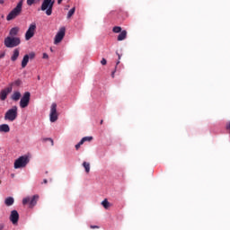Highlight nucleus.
Returning a JSON list of instances; mask_svg holds the SVG:
<instances>
[{
    "label": "nucleus",
    "mask_w": 230,
    "mask_h": 230,
    "mask_svg": "<svg viewBox=\"0 0 230 230\" xmlns=\"http://www.w3.org/2000/svg\"><path fill=\"white\" fill-rule=\"evenodd\" d=\"M118 57H119V60H121V55H119V53L116 52Z\"/></svg>",
    "instance_id": "nucleus-36"
},
{
    "label": "nucleus",
    "mask_w": 230,
    "mask_h": 230,
    "mask_svg": "<svg viewBox=\"0 0 230 230\" xmlns=\"http://www.w3.org/2000/svg\"><path fill=\"white\" fill-rule=\"evenodd\" d=\"M40 0H27L28 6H31L34 3L39 2Z\"/></svg>",
    "instance_id": "nucleus-26"
},
{
    "label": "nucleus",
    "mask_w": 230,
    "mask_h": 230,
    "mask_svg": "<svg viewBox=\"0 0 230 230\" xmlns=\"http://www.w3.org/2000/svg\"><path fill=\"white\" fill-rule=\"evenodd\" d=\"M4 3V0H0V4H3Z\"/></svg>",
    "instance_id": "nucleus-39"
},
{
    "label": "nucleus",
    "mask_w": 230,
    "mask_h": 230,
    "mask_svg": "<svg viewBox=\"0 0 230 230\" xmlns=\"http://www.w3.org/2000/svg\"><path fill=\"white\" fill-rule=\"evenodd\" d=\"M63 0H58V4H61Z\"/></svg>",
    "instance_id": "nucleus-37"
},
{
    "label": "nucleus",
    "mask_w": 230,
    "mask_h": 230,
    "mask_svg": "<svg viewBox=\"0 0 230 230\" xmlns=\"http://www.w3.org/2000/svg\"><path fill=\"white\" fill-rule=\"evenodd\" d=\"M14 202H15V199H13V197H8V198H6L5 200H4L5 206H8V207L13 206V203H14Z\"/></svg>",
    "instance_id": "nucleus-15"
},
{
    "label": "nucleus",
    "mask_w": 230,
    "mask_h": 230,
    "mask_svg": "<svg viewBox=\"0 0 230 230\" xmlns=\"http://www.w3.org/2000/svg\"><path fill=\"white\" fill-rule=\"evenodd\" d=\"M39 200V195H34L32 198L27 197L22 199L23 206L29 204V208H33L37 206V201Z\"/></svg>",
    "instance_id": "nucleus-6"
},
{
    "label": "nucleus",
    "mask_w": 230,
    "mask_h": 230,
    "mask_svg": "<svg viewBox=\"0 0 230 230\" xmlns=\"http://www.w3.org/2000/svg\"><path fill=\"white\" fill-rule=\"evenodd\" d=\"M76 8L73 7L72 9L69 10L68 13H67V19H71V17H73V15H75V12Z\"/></svg>",
    "instance_id": "nucleus-23"
},
{
    "label": "nucleus",
    "mask_w": 230,
    "mask_h": 230,
    "mask_svg": "<svg viewBox=\"0 0 230 230\" xmlns=\"http://www.w3.org/2000/svg\"><path fill=\"white\" fill-rule=\"evenodd\" d=\"M45 141H50L51 146H53L54 142H53V140L51 138H46Z\"/></svg>",
    "instance_id": "nucleus-31"
},
{
    "label": "nucleus",
    "mask_w": 230,
    "mask_h": 230,
    "mask_svg": "<svg viewBox=\"0 0 230 230\" xmlns=\"http://www.w3.org/2000/svg\"><path fill=\"white\" fill-rule=\"evenodd\" d=\"M28 57H29V58H31V59H33V58H35V53H30L29 55H28Z\"/></svg>",
    "instance_id": "nucleus-29"
},
{
    "label": "nucleus",
    "mask_w": 230,
    "mask_h": 230,
    "mask_svg": "<svg viewBox=\"0 0 230 230\" xmlns=\"http://www.w3.org/2000/svg\"><path fill=\"white\" fill-rule=\"evenodd\" d=\"M4 224H0V230H4Z\"/></svg>",
    "instance_id": "nucleus-34"
},
{
    "label": "nucleus",
    "mask_w": 230,
    "mask_h": 230,
    "mask_svg": "<svg viewBox=\"0 0 230 230\" xmlns=\"http://www.w3.org/2000/svg\"><path fill=\"white\" fill-rule=\"evenodd\" d=\"M12 86H8L3 90H1L0 92V100L1 102H4V100H6V98H8V94H10V93H12Z\"/></svg>",
    "instance_id": "nucleus-11"
},
{
    "label": "nucleus",
    "mask_w": 230,
    "mask_h": 230,
    "mask_svg": "<svg viewBox=\"0 0 230 230\" xmlns=\"http://www.w3.org/2000/svg\"><path fill=\"white\" fill-rule=\"evenodd\" d=\"M22 3L23 1L21 0L16 7H14L6 16V21H13V19H16V17H19L21 13H22Z\"/></svg>",
    "instance_id": "nucleus-1"
},
{
    "label": "nucleus",
    "mask_w": 230,
    "mask_h": 230,
    "mask_svg": "<svg viewBox=\"0 0 230 230\" xmlns=\"http://www.w3.org/2000/svg\"><path fill=\"white\" fill-rule=\"evenodd\" d=\"M31 96V93L30 92H25L22 95L21 101H20V107L21 109H26L28 105H30V98Z\"/></svg>",
    "instance_id": "nucleus-7"
},
{
    "label": "nucleus",
    "mask_w": 230,
    "mask_h": 230,
    "mask_svg": "<svg viewBox=\"0 0 230 230\" xmlns=\"http://www.w3.org/2000/svg\"><path fill=\"white\" fill-rule=\"evenodd\" d=\"M49 119L51 123H55L58 119V113L57 112V103H52L50 107Z\"/></svg>",
    "instance_id": "nucleus-9"
},
{
    "label": "nucleus",
    "mask_w": 230,
    "mask_h": 230,
    "mask_svg": "<svg viewBox=\"0 0 230 230\" xmlns=\"http://www.w3.org/2000/svg\"><path fill=\"white\" fill-rule=\"evenodd\" d=\"M4 44L5 48H17L21 44V38L8 36L4 39Z\"/></svg>",
    "instance_id": "nucleus-2"
},
{
    "label": "nucleus",
    "mask_w": 230,
    "mask_h": 230,
    "mask_svg": "<svg viewBox=\"0 0 230 230\" xmlns=\"http://www.w3.org/2000/svg\"><path fill=\"white\" fill-rule=\"evenodd\" d=\"M64 37H66V27H61L55 36L54 44H60Z\"/></svg>",
    "instance_id": "nucleus-8"
},
{
    "label": "nucleus",
    "mask_w": 230,
    "mask_h": 230,
    "mask_svg": "<svg viewBox=\"0 0 230 230\" xmlns=\"http://www.w3.org/2000/svg\"><path fill=\"white\" fill-rule=\"evenodd\" d=\"M101 125H103V119L101 120Z\"/></svg>",
    "instance_id": "nucleus-41"
},
{
    "label": "nucleus",
    "mask_w": 230,
    "mask_h": 230,
    "mask_svg": "<svg viewBox=\"0 0 230 230\" xmlns=\"http://www.w3.org/2000/svg\"><path fill=\"white\" fill-rule=\"evenodd\" d=\"M226 129H227V130H230V122H228V123L226 124Z\"/></svg>",
    "instance_id": "nucleus-35"
},
{
    "label": "nucleus",
    "mask_w": 230,
    "mask_h": 230,
    "mask_svg": "<svg viewBox=\"0 0 230 230\" xmlns=\"http://www.w3.org/2000/svg\"><path fill=\"white\" fill-rule=\"evenodd\" d=\"M10 221L12 224L15 225L19 222V212L17 210H13L10 215Z\"/></svg>",
    "instance_id": "nucleus-12"
},
{
    "label": "nucleus",
    "mask_w": 230,
    "mask_h": 230,
    "mask_svg": "<svg viewBox=\"0 0 230 230\" xmlns=\"http://www.w3.org/2000/svg\"><path fill=\"white\" fill-rule=\"evenodd\" d=\"M127 39V31H121L119 34L117 40L121 41Z\"/></svg>",
    "instance_id": "nucleus-13"
},
{
    "label": "nucleus",
    "mask_w": 230,
    "mask_h": 230,
    "mask_svg": "<svg viewBox=\"0 0 230 230\" xmlns=\"http://www.w3.org/2000/svg\"><path fill=\"white\" fill-rule=\"evenodd\" d=\"M12 100H13V102H19V100H21V93L19 92H14L12 95Z\"/></svg>",
    "instance_id": "nucleus-19"
},
{
    "label": "nucleus",
    "mask_w": 230,
    "mask_h": 230,
    "mask_svg": "<svg viewBox=\"0 0 230 230\" xmlns=\"http://www.w3.org/2000/svg\"><path fill=\"white\" fill-rule=\"evenodd\" d=\"M91 229H100V226H91Z\"/></svg>",
    "instance_id": "nucleus-32"
},
{
    "label": "nucleus",
    "mask_w": 230,
    "mask_h": 230,
    "mask_svg": "<svg viewBox=\"0 0 230 230\" xmlns=\"http://www.w3.org/2000/svg\"><path fill=\"white\" fill-rule=\"evenodd\" d=\"M17 58H19V49H16L13 50V56L11 57V60H12L13 62H15V60H17Z\"/></svg>",
    "instance_id": "nucleus-18"
},
{
    "label": "nucleus",
    "mask_w": 230,
    "mask_h": 230,
    "mask_svg": "<svg viewBox=\"0 0 230 230\" xmlns=\"http://www.w3.org/2000/svg\"><path fill=\"white\" fill-rule=\"evenodd\" d=\"M112 31H113V33H121V27L115 26V27H113Z\"/></svg>",
    "instance_id": "nucleus-25"
},
{
    "label": "nucleus",
    "mask_w": 230,
    "mask_h": 230,
    "mask_svg": "<svg viewBox=\"0 0 230 230\" xmlns=\"http://www.w3.org/2000/svg\"><path fill=\"white\" fill-rule=\"evenodd\" d=\"M81 145H84V144H81V141H80L77 145H75V149L79 150Z\"/></svg>",
    "instance_id": "nucleus-30"
},
{
    "label": "nucleus",
    "mask_w": 230,
    "mask_h": 230,
    "mask_svg": "<svg viewBox=\"0 0 230 230\" xmlns=\"http://www.w3.org/2000/svg\"><path fill=\"white\" fill-rule=\"evenodd\" d=\"M36 30L37 24L31 23L25 33V40H30V39H32V37L35 35Z\"/></svg>",
    "instance_id": "nucleus-10"
},
{
    "label": "nucleus",
    "mask_w": 230,
    "mask_h": 230,
    "mask_svg": "<svg viewBox=\"0 0 230 230\" xmlns=\"http://www.w3.org/2000/svg\"><path fill=\"white\" fill-rule=\"evenodd\" d=\"M3 57H4V54H0V58H3Z\"/></svg>",
    "instance_id": "nucleus-40"
},
{
    "label": "nucleus",
    "mask_w": 230,
    "mask_h": 230,
    "mask_svg": "<svg viewBox=\"0 0 230 230\" xmlns=\"http://www.w3.org/2000/svg\"><path fill=\"white\" fill-rule=\"evenodd\" d=\"M55 0H43L41 4V11L46 12V15H51L53 13V6Z\"/></svg>",
    "instance_id": "nucleus-3"
},
{
    "label": "nucleus",
    "mask_w": 230,
    "mask_h": 230,
    "mask_svg": "<svg viewBox=\"0 0 230 230\" xmlns=\"http://www.w3.org/2000/svg\"><path fill=\"white\" fill-rule=\"evenodd\" d=\"M28 163H30V157H28V155L20 156L14 161V169L19 170V168H26Z\"/></svg>",
    "instance_id": "nucleus-5"
},
{
    "label": "nucleus",
    "mask_w": 230,
    "mask_h": 230,
    "mask_svg": "<svg viewBox=\"0 0 230 230\" xmlns=\"http://www.w3.org/2000/svg\"><path fill=\"white\" fill-rule=\"evenodd\" d=\"M0 132H5V133L10 132V126H8V124L0 125Z\"/></svg>",
    "instance_id": "nucleus-17"
},
{
    "label": "nucleus",
    "mask_w": 230,
    "mask_h": 230,
    "mask_svg": "<svg viewBox=\"0 0 230 230\" xmlns=\"http://www.w3.org/2000/svg\"><path fill=\"white\" fill-rule=\"evenodd\" d=\"M102 206H103L104 209H107L108 208H111V203L109 202V200H107V199H105L102 202Z\"/></svg>",
    "instance_id": "nucleus-22"
},
{
    "label": "nucleus",
    "mask_w": 230,
    "mask_h": 230,
    "mask_svg": "<svg viewBox=\"0 0 230 230\" xmlns=\"http://www.w3.org/2000/svg\"><path fill=\"white\" fill-rule=\"evenodd\" d=\"M83 166H84L86 173H89L91 172V164H89L87 162H84Z\"/></svg>",
    "instance_id": "nucleus-20"
},
{
    "label": "nucleus",
    "mask_w": 230,
    "mask_h": 230,
    "mask_svg": "<svg viewBox=\"0 0 230 230\" xmlns=\"http://www.w3.org/2000/svg\"><path fill=\"white\" fill-rule=\"evenodd\" d=\"M19 109L17 106H13L4 114V119L7 121H15L17 119Z\"/></svg>",
    "instance_id": "nucleus-4"
},
{
    "label": "nucleus",
    "mask_w": 230,
    "mask_h": 230,
    "mask_svg": "<svg viewBox=\"0 0 230 230\" xmlns=\"http://www.w3.org/2000/svg\"><path fill=\"white\" fill-rule=\"evenodd\" d=\"M50 51H53V49H50Z\"/></svg>",
    "instance_id": "nucleus-42"
},
{
    "label": "nucleus",
    "mask_w": 230,
    "mask_h": 230,
    "mask_svg": "<svg viewBox=\"0 0 230 230\" xmlns=\"http://www.w3.org/2000/svg\"><path fill=\"white\" fill-rule=\"evenodd\" d=\"M28 62H30V56L25 55L22 60V67H26V66H28Z\"/></svg>",
    "instance_id": "nucleus-16"
},
{
    "label": "nucleus",
    "mask_w": 230,
    "mask_h": 230,
    "mask_svg": "<svg viewBox=\"0 0 230 230\" xmlns=\"http://www.w3.org/2000/svg\"><path fill=\"white\" fill-rule=\"evenodd\" d=\"M42 58H45V59H47V58H49V56H48L47 53H43V57H42Z\"/></svg>",
    "instance_id": "nucleus-33"
},
{
    "label": "nucleus",
    "mask_w": 230,
    "mask_h": 230,
    "mask_svg": "<svg viewBox=\"0 0 230 230\" xmlns=\"http://www.w3.org/2000/svg\"><path fill=\"white\" fill-rule=\"evenodd\" d=\"M93 139V137H84L81 139V144H84L85 141L91 142V140Z\"/></svg>",
    "instance_id": "nucleus-24"
},
{
    "label": "nucleus",
    "mask_w": 230,
    "mask_h": 230,
    "mask_svg": "<svg viewBox=\"0 0 230 230\" xmlns=\"http://www.w3.org/2000/svg\"><path fill=\"white\" fill-rule=\"evenodd\" d=\"M118 66H119V61L116 63L115 70L111 73V78H114V75L118 71Z\"/></svg>",
    "instance_id": "nucleus-27"
},
{
    "label": "nucleus",
    "mask_w": 230,
    "mask_h": 230,
    "mask_svg": "<svg viewBox=\"0 0 230 230\" xmlns=\"http://www.w3.org/2000/svg\"><path fill=\"white\" fill-rule=\"evenodd\" d=\"M101 64H102V66H107V59H105V58H103L101 60Z\"/></svg>",
    "instance_id": "nucleus-28"
},
{
    "label": "nucleus",
    "mask_w": 230,
    "mask_h": 230,
    "mask_svg": "<svg viewBox=\"0 0 230 230\" xmlns=\"http://www.w3.org/2000/svg\"><path fill=\"white\" fill-rule=\"evenodd\" d=\"M19 33V27L12 28L9 31V37H16V35Z\"/></svg>",
    "instance_id": "nucleus-14"
},
{
    "label": "nucleus",
    "mask_w": 230,
    "mask_h": 230,
    "mask_svg": "<svg viewBox=\"0 0 230 230\" xmlns=\"http://www.w3.org/2000/svg\"><path fill=\"white\" fill-rule=\"evenodd\" d=\"M43 183H44V184H48V180H46V179L43 180Z\"/></svg>",
    "instance_id": "nucleus-38"
},
{
    "label": "nucleus",
    "mask_w": 230,
    "mask_h": 230,
    "mask_svg": "<svg viewBox=\"0 0 230 230\" xmlns=\"http://www.w3.org/2000/svg\"><path fill=\"white\" fill-rule=\"evenodd\" d=\"M22 84V81H21V79H17L16 81L13 82L10 84V87H13V85H15L16 87H19V85H21Z\"/></svg>",
    "instance_id": "nucleus-21"
}]
</instances>
